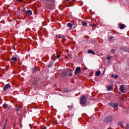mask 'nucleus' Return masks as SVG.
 Returning a JSON list of instances; mask_svg holds the SVG:
<instances>
[{
  "instance_id": "obj_1",
  "label": "nucleus",
  "mask_w": 129,
  "mask_h": 129,
  "mask_svg": "<svg viewBox=\"0 0 129 129\" xmlns=\"http://www.w3.org/2000/svg\"><path fill=\"white\" fill-rule=\"evenodd\" d=\"M86 101H87L86 98L85 97L81 98L80 100V103L81 105H82V106H85V105H86Z\"/></svg>"
},
{
  "instance_id": "obj_2",
  "label": "nucleus",
  "mask_w": 129,
  "mask_h": 129,
  "mask_svg": "<svg viewBox=\"0 0 129 129\" xmlns=\"http://www.w3.org/2000/svg\"><path fill=\"white\" fill-rule=\"evenodd\" d=\"M81 72V68L80 67H78L75 71V75H78V74H79Z\"/></svg>"
},
{
  "instance_id": "obj_3",
  "label": "nucleus",
  "mask_w": 129,
  "mask_h": 129,
  "mask_svg": "<svg viewBox=\"0 0 129 129\" xmlns=\"http://www.w3.org/2000/svg\"><path fill=\"white\" fill-rule=\"evenodd\" d=\"M112 119H113L112 116H110L107 117L105 118V122H111V121H112Z\"/></svg>"
},
{
  "instance_id": "obj_4",
  "label": "nucleus",
  "mask_w": 129,
  "mask_h": 129,
  "mask_svg": "<svg viewBox=\"0 0 129 129\" xmlns=\"http://www.w3.org/2000/svg\"><path fill=\"white\" fill-rule=\"evenodd\" d=\"M110 105H111V106L113 108L117 107V106H118V104L116 103H110Z\"/></svg>"
},
{
  "instance_id": "obj_5",
  "label": "nucleus",
  "mask_w": 129,
  "mask_h": 129,
  "mask_svg": "<svg viewBox=\"0 0 129 129\" xmlns=\"http://www.w3.org/2000/svg\"><path fill=\"white\" fill-rule=\"evenodd\" d=\"M9 88H11V85L10 84L6 85L5 87L3 88L4 91H6L7 89H9Z\"/></svg>"
},
{
  "instance_id": "obj_6",
  "label": "nucleus",
  "mask_w": 129,
  "mask_h": 129,
  "mask_svg": "<svg viewBox=\"0 0 129 129\" xmlns=\"http://www.w3.org/2000/svg\"><path fill=\"white\" fill-rule=\"evenodd\" d=\"M124 88V85H122L120 86L119 90H120V92H122V93H123V92H124V91L123 90Z\"/></svg>"
},
{
  "instance_id": "obj_7",
  "label": "nucleus",
  "mask_w": 129,
  "mask_h": 129,
  "mask_svg": "<svg viewBox=\"0 0 129 129\" xmlns=\"http://www.w3.org/2000/svg\"><path fill=\"white\" fill-rule=\"evenodd\" d=\"M88 54H92L93 55H95V52L91 49L88 50Z\"/></svg>"
},
{
  "instance_id": "obj_8",
  "label": "nucleus",
  "mask_w": 129,
  "mask_h": 129,
  "mask_svg": "<svg viewBox=\"0 0 129 129\" xmlns=\"http://www.w3.org/2000/svg\"><path fill=\"white\" fill-rule=\"evenodd\" d=\"M119 28L121 30H123L125 28V25L123 24H120L119 25Z\"/></svg>"
},
{
  "instance_id": "obj_9",
  "label": "nucleus",
  "mask_w": 129,
  "mask_h": 129,
  "mask_svg": "<svg viewBox=\"0 0 129 129\" xmlns=\"http://www.w3.org/2000/svg\"><path fill=\"white\" fill-rule=\"evenodd\" d=\"M89 23H91L92 24H90L89 25H90V27H96V25H95V24H94V22H93V20H91V22H89Z\"/></svg>"
},
{
  "instance_id": "obj_10",
  "label": "nucleus",
  "mask_w": 129,
  "mask_h": 129,
  "mask_svg": "<svg viewBox=\"0 0 129 129\" xmlns=\"http://www.w3.org/2000/svg\"><path fill=\"white\" fill-rule=\"evenodd\" d=\"M26 14H27V15H28V16H31V15H32V11H31V10H28V11H27Z\"/></svg>"
},
{
  "instance_id": "obj_11",
  "label": "nucleus",
  "mask_w": 129,
  "mask_h": 129,
  "mask_svg": "<svg viewBox=\"0 0 129 129\" xmlns=\"http://www.w3.org/2000/svg\"><path fill=\"white\" fill-rule=\"evenodd\" d=\"M62 92H64V93H66V92H69V91H70V90H68V89L64 88V89H62Z\"/></svg>"
},
{
  "instance_id": "obj_12",
  "label": "nucleus",
  "mask_w": 129,
  "mask_h": 129,
  "mask_svg": "<svg viewBox=\"0 0 129 129\" xmlns=\"http://www.w3.org/2000/svg\"><path fill=\"white\" fill-rule=\"evenodd\" d=\"M62 76H63L64 77L67 76L68 75V73L66 72H64L61 74Z\"/></svg>"
},
{
  "instance_id": "obj_13",
  "label": "nucleus",
  "mask_w": 129,
  "mask_h": 129,
  "mask_svg": "<svg viewBox=\"0 0 129 129\" xmlns=\"http://www.w3.org/2000/svg\"><path fill=\"white\" fill-rule=\"evenodd\" d=\"M67 26L70 28V29H72V28L73 27V25H72V23H69L67 24Z\"/></svg>"
},
{
  "instance_id": "obj_14",
  "label": "nucleus",
  "mask_w": 129,
  "mask_h": 129,
  "mask_svg": "<svg viewBox=\"0 0 129 129\" xmlns=\"http://www.w3.org/2000/svg\"><path fill=\"white\" fill-rule=\"evenodd\" d=\"M107 90L108 91L112 90V89H113V87L112 86H109L107 88Z\"/></svg>"
},
{
  "instance_id": "obj_15",
  "label": "nucleus",
  "mask_w": 129,
  "mask_h": 129,
  "mask_svg": "<svg viewBox=\"0 0 129 129\" xmlns=\"http://www.w3.org/2000/svg\"><path fill=\"white\" fill-rule=\"evenodd\" d=\"M100 74H101V72L99 71H97L95 73L96 76H99L100 75Z\"/></svg>"
},
{
  "instance_id": "obj_16",
  "label": "nucleus",
  "mask_w": 129,
  "mask_h": 129,
  "mask_svg": "<svg viewBox=\"0 0 129 129\" xmlns=\"http://www.w3.org/2000/svg\"><path fill=\"white\" fill-rule=\"evenodd\" d=\"M39 80H40V79H36L34 82V84H35V85H37V84H38V82H39Z\"/></svg>"
},
{
  "instance_id": "obj_17",
  "label": "nucleus",
  "mask_w": 129,
  "mask_h": 129,
  "mask_svg": "<svg viewBox=\"0 0 129 129\" xmlns=\"http://www.w3.org/2000/svg\"><path fill=\"white\" fill-rule=\"evenodd\" d=\"M11 60L15 61V62H17L18 61V58L16 57H12Z\"/></svg>"
},
{
  "instance_id": "obj_18",
  "label": "nucleus",
  "mask_w": 129,
  "mask_h": 129,
  "mask_svg": "<svg viewBox=\"0 0 129 129\" xmlns=\"http://www.w3.org/2000/svg\"><path fill=\"white\" fill-rule=\"evenodd\" d=\"M39 69V68H34L32 69V71L33 73H35V72Z\"/></svg>"
},
{
  "instance_id": "obj_19",
  "label": "nucleus",
  "mask_w": 129,
  "mask_h": 129,
  "mask_svg": "<svg viewBox=\"0 0 129 129\" xmlns=\"http://www.w3.org/2000/svg\"><path fill=\"white\" fill-rule=\"evenodd\" d=\"M118 125H119L120 126L122 127V126H123L122 122H118Z\"/></svg>"
},
{
  "instance_id": "obj_20",
  "label": "nucleus",
  "mask_w": 129,
  "mask_h": 129,
  "mask_svg": "<svg viewBox=\"0 0 129 129\" xmlns=\"http://www.w3.org/2000/svg\"><path fill=\"white\" fill-rule=\"evenodd\" d=\"M3 107H4V108H8V107H9V105H7V104H4L3 105Z\"/></svg>"
},
{
  "instance_id": "obj_21",
  "label": "nucleus",
  "mask_w": 129,
  "mask_h": 129,
  "mask_svg": "<svg viewBox=\"0 0 129 129\" xmlns=\"http://www.w3.org/2000/svg\"><path fill=\"white\" fill-rule=\"evenodd\" d=\"M111 58V56H107V60H108V62H110V58Z\"/></svg>"
},
{
  "instance_id": "obj_22",
  "label": "nucleus",
  "mask_w": 129,
  "mask_h": 129,
  "mask_svg": "<svg viewBox=\"0 0 129 129\" xmlns=\"http://www.w3.org/2000/svg\"><path fill=\"white\" fill-rule=\"evenodd\" d=\"M71 57H72V55L71 54H68V55L66 56V58H71Z\"/></svg>"
},
{
  "instance_id": "obj_23",
  "label": "nucleus",
  "mask_w": 129,
  "mask_h": 129,
  "mask_svg": "<svg viewBox=\"0 0 129 129\" xmlns=\"http://www.w3.org/2000/svg\"><path fill=\"white\" fill-rule=\"evenodd\" d=\"M113 36H111L110 37V41H111V42H112V41H113Z\"/></svg>"
},
{
  "instance_id": "obj_24",
  "label": "nucleus",
  "mask_w": 129,
  "mask_h": 129,
  "mask_svg": "<svg viewBox=\"0 0 129 129\" xmlns=\"http://www.w3.org/2000/svg\"><path fill=\"white\" fill-rule=\"evenodd\" d=\"M82 25H83V26H86V25H87V23H86V22H83L82 23Z\"/></svg>"
},
{
  "instance_id": "obj_25",
  "label": "nucleus",
  "mask_w": 129,
  "mask_h": 129,
  "mask_svg": "<svg viewBox=\"0 0 129 129\" xmlns=\"http://www.w3.org/2000/svg\"><path fill=\"white\" fill-rule=\"evenodd\" d=\"M56 54H53V55L51 57V58H55V59H56Z\"/></svg>"
},
{
  "instance_id": "obj_26",
  "label": "nucleus",
  "mask_w": 129,
  "mask_h": 129,
  "mask_svg": "<svg viewBox=\"0 0 129 129\" xmlns=\"http://www.w3.org/2000/svg\"><path fill=\"white\" fill-rule=\"evenodd\" d=\"M89 96V95L86 94L82 96V97H88Z\"/></svg>"
},
{
  "instance_id": "obj_27",
  "label": "nucleus",
  "mask_w": 129,
  "mask_h": 129,
  "mask_svg": "<svg viewBox=\"0 0 129 129\" xmlns=\"http://www.w3.org/2000/svg\"><path fill=\"white\" fill-rule=\"evenodd\" d=\"M126 129H128L129 128V124H127L126 126H125Z\"/></svg>"
},
{
  "instance_id": "obj_28",
  "label": "nucleus",
  "mask_w": 129,
  "mask_h": 129,
  "mask_svg": "<svg viewBox=\"0 0 129 129\" xmlns=\"http://www.w3.org/2000/svg\"><path fill=\"white\" fill-rule=\"evenodd\" d=\"M56 56L57 58H60V57H61V55H60L59 54H56Z\"/></svg>"
},
{
  "instance_id": "obj_29",
  "label": "nucleus",
  "mask_w": 129,
  "mask_h": 129,
  "mask_svg": "<svg viewBox=\"0 0 129 129\" xmlns=\"http://www.w3.org/2000/svg\"><path fill=\"white\" fill-rule=\"evenodd\" d=\"M118 78V75H115V76H114L115 79H117Z\"/></svg>"
},
{
  "instance_id": "obj_30",
  "label": "nucleus",
  "mask_w": 129,
  "mask_h": 129,
  "mask_svg": "<svg viewBox=\"0 0 129 129\" xmlns=\"http://www.w3.org/2000/svg\"><path fill=\"white\" fill-rule=\"evenodd\" d=\"M48 67H52V63H49V64H48Z\"/></svg>"
},
{
  "instance_id": "obj_31",
  "label": "nucleus",
  "mask_w": 129,
  "mask_h": 129,
  "mask_svg": "<svg viewBox=\"0 0 129 129\" xmlns=\"http://www.w3.org/2000/svg\"><path fill=\"white\" fill-rule=\"evenodd\" d=\"M111 52H113V53H114V52H115V51L114 49H111Z\"/></svg>"
},
{
  "instance_id": "obj_32",
  "label": "nucleus",
  "mask_w": 129,
  "mask_h": 129,
  "mask_svg": "<svg viewBox=\"0 0 129 129\" xmlns=\"http://www.w3.org/2000/svg\"><path fill=\"white\" fill-rule=\"evenodd\" d=\"M73 74H72V73H71V74H70L69 76H70V77H71V76H72Z\"/></svg>"
},
{
  "instance_id": "obj_33",
  "label": "nucleus",
  "mask_w": 129,
  "mask_h": 129,
  "mask_svg": "<svg viewBox=\"0 0 129 129\" xmlns=\"http://www.w3.org/2000/svg\"><path fill=\"white\" fill-rule=\"evenodd\" d=\"M46 2H51V0H45Z\"/></svg>"
},
{
  "instance_id": "obj_34",
  "label": "nucleus",
  "mask_w": 129,
  "mask_h": 129,
  "mask_svg": "<svg viewBox=\"0 0 129 129\" xmlns=\"http://www.w3.org/2000/svg\"><path fill=\"white\" fill-rule=\"evenodd\" d=\"M23 0H18V2H23Z\"/></svg>"
},
{
  "instance_id": "obj_35",
  "label": "nucleus",
  "mask_w": 129,
  "mask_h": 129,
  "mask_svg": "<svg viewBox=\"0 0 129 129\" xmlns=\"http://www.w3.org/2000/svg\"><path fill=\"white\" fill-rule=\"evenodd\" d=\"M69 70L70 71H72V69H69Z\"/></svg>"
},
{
  "instance_id": "obj_36",
  "label": "nucleus",
  "mask_w": 129,
  "mask_h": 129,
  "mask_svg": "<svg viewBox=\"0 0 129 129\" xmlns=\"http://www.w3.org/2000/svg\"><path fill=\"white\" fill-rule=\"evenodd\" d=\"M114 76H115L114 75H111V77H114Z\"/></svg>"
},
{
  "instance_id": "obj_37",
  "label": "nucleus",
  "mask_w": 129,
  "mask_h": 129,
  "mask_svg": "<svg viewBox=\"0 0 129 129\" xmlns=\"http://www.w3.org/2000/svg\"><path fill=\"white\" fill-rule=\"evenodd\" d=\"M19 110V109L18 108H17L16 109V111H18Z\"/></svg>"
},
{
  "instance_id": "obj_38",
  "label": "nucleus",
  "mask_w": 129,
  "mask_h": 129,
  "mask_svg": "<svg viewBox=\"0 0 129 129\" xmlns=\"http://www.w3.org/2000/svg\"><path fill=\"white\" fill-rule=\"evenodd\" d=\"M58 38L59 39H60L61 36H58Z\"/></svg>"
},
{
  "instance_id": "obj_39",
  "label": "nucleus",
  "mask_w": 129,
  "mask_h": 129,
  "mask_svg": "<svg viewBox=\"0 0 129 129\" xmlns=\"http://www.w3.org/2000/svg\"><path fill=\"white\" fill-rule=\"evenodd\" d=\"M67 2H69L70 0H66Z\"/></svg>"
},
{
  "instance_id": "obj_40",
  "label": "nucleus",
  "mask_w": 129,
  "mask_h": 129,
  "mask_svg": "<svg viewBox=\"0 0 129 129\" xmlns=\"http://www.w3.org/2000/svg\"><path fill=\"white\" fill-rule=\"evenodd\" d=\"M56 38H58V35H56Z\"/></svg>"
},
{
  "instance_id": "obj_41",
  "label": "nucleus",
  "mask_w": 129,
  "mask_h": 129,
  "mask_svg": "<svg viewBox=\"0 0 129 129\" xmlns=\"http://www.w3.org/2000/svg\"><path fill=\"white\" fill-rule=\"evenodd\" d=\"M64 117H66V116L64 115Z\"/></svg>"
},
{
  "instance_id": "obj_42",
  "label": "nucleus",
  "mask_w": 129,
  "mask_h": 129,
  "mask_svg": "<svg viewBox=\"0 0 129 129\" xmlns=\"http://www.w3.org/2000/svg\"><path fill=\"white\" fill-rule=\"evenodd\" d=\"M34 1H36V0H34Z\"/></svg>"
}]
</instances>
